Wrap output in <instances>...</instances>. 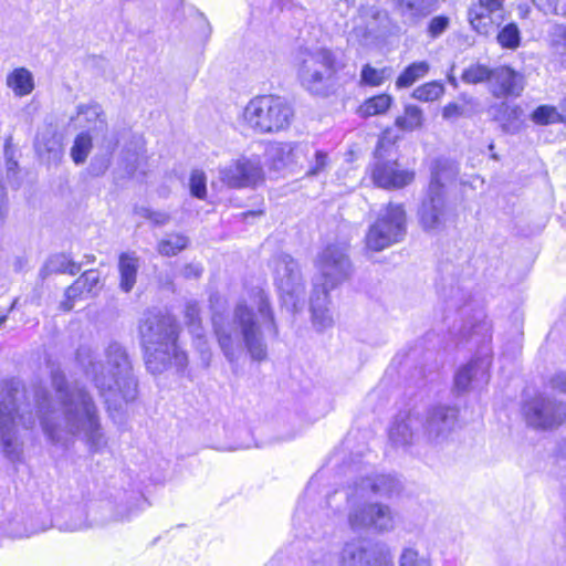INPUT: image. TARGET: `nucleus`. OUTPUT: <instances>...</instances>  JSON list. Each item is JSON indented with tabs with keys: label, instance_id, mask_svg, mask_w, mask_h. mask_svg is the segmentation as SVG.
Returning <instances> with one entry per match:
<instances>
[{
	"label": "nucleus",
	"instance_id": "nucleus-25",
	"mask_svg": "<svg viewBox=\"0 0 566 566\" xmlns=\"http://www.w3.org/2000/svg\"><path fill=\"white\" fill-rule=\"evenodd\" d=\"M6 85L15 97H24L30 95L35 88L34 76L24 66L15 67L7 74Z\"/></svg>",
	"mask_w": 566,
	"mask_h": 566
},
{
	"label": "nucleus",
	"instance_id": "nucleus-46",
	"mask_svg": "<svg viewBox=\"0 0 566 566\" xmlns=\"http://www.w3.org/2000/svg\"><path fill=\"white\" fill-rule=\"evenodd\" d=\"M551 48L558 55H566V24H556L551 32Z\"/></svg>",
	"mask_w": 566,
	"mask_h": 566
},
{
	"label": "nucleus",
	"instance_id": "nucleus-39",
	"mask_svg": "<svg viewBox=\"0 0 566 566\" xmlns=\"http://www.w3.org/2000/svg\"><path fill=\"white\" fill-rule=\"evenodd\" d=\"M444 93V85L438 81L428 82L418 86L412 97L421 102H433L439 99Z\"/></svg>",
	"mask_w": 566,
	"mask_h": 566
},
{
	"label": "nucleus",
	"instance_id": "nucleus-20",
	"mask_svg": "<svg viewBox=\"0 0 566 566\" xmlns=\"http://www.w3.org/2000/svg\"><path fill=\"white\" fill-rule=\"evenodd\" d=\"M490 359L479 358L461 367L454 377V385L458 391H467L488 384L490 374Z\"/></svg>",
	"mask_w": 566,
	"mask_h": 566
},
{
	"label": "nucleus",
	"instance_id": "nucleus-42",
	"mask_svg": "<svg viewBox=\"0 0 566 566\" xmlns=\"http://www.w3.org/2000/svg\"><path fill=\"white\" fill-rule=\"evenodd\" d=\"M476 102L473 98L463 99V103H449L444 106L442 116L446 119H457L459 117L470 116Z\"/></svg>",
	"mask_w": 566,
	"mask_h": 566
},
{
	"label": "nucleus",
	"instance_id": "nucleus-49",
	"mask_svg": "<svg viewBox=\"0 0 566 566\" xmlns=\"http://www.w3.org/2000/svg\"><path fill=\"white\" fill-rule=\"evenodd\" d=\"M450 24V19L446 15H438L430 20L428 24V34L432 39L439 38Z\"/></svg>",
	"mask_w": 566,
	"mask_h": 566
},
{
	"label": "nucleus",
	"instance_id": "nucleus-33",
	"mask_svg": "<svg viewBox=\"0 0 566 566\" xmlns=\"http://www.w3.org/2000/svg\"><path fill=\"white\" fill-rule=\"evenodd\" d=\"M35 149L40 156L48 154L49 158H56L61 154V143L54 133L48 130L36 136Z\"/></svg>",
	"mask_w": 566,
	"mask_h": 566
},
{
	"label": "nucleus",
	"instance_id": "nucleus-35",
	"mask_svg": "<svg viewBox=\"0 0 566 566\" xmlns=\"http://www.w3.org/2000/svg\"><path fill=\"white\" fill-rule=\"evenodd\" d=\"M93 147L92 137L87 132L80 133L71 147V158L76 165H82L86 161Z\"/></svg>",
	"mask_w": 566,
	"mask_h": 566
},
{
	"label": "nucleus",
	"instance_id": "nucleus-28",
	"mask_svg": "<svg viewBox=\"0 0 566 566\" xmlns=\"http://www.w3.org/2000/svg\"><path fill=\"white\" fill-rule=\"evenodd\" d=\"M56 527L63 532H78L91 527L86 511L83 506H76L64 513V520L56 521Z\"/></svg>",
	"mask_w": 566,
	"mask_h": 566
},
{
	"label": "nucleus",
	"instance_id": "nucleus-13",
	"mask_svg": "<svg viewBox=\"0 0 566 566\" xmlns=\"http://www.w3.org/2000/svg\"><path fill=\"white\" fill-rule=\"evenodd\" d=\"M458 423V410L450 406H433L420 418L422 440L439 447L446 443Z\"/></svg>",
	"mask_w": 566,
	"mask_h": 566
},
{
	"label": "nucleus",
	"instance_id": "nucleus-40",
	"mask_svg": "<svg viewBox=\"0 0 566 566\" xmlns=\"http://www.w3.org/2000/svg\"><path fill=\"white\" fill-rule=\"evenodd\" d=\"M118 145V138L116 135L105 136L103 140V148L105 149L106 156L102 159L95 158L91 164V169L95 175L103 174L109 166V157L115 151Z\"/></svg>",
	"mask_w": 566,
	"mask_h": 566
},
{
	"label": "nucleus",
	"instance_id": "nucleus-26",
	"mask_svg": "<svg viewBox=\"0 0 566 566\" xmlns=\"http://www.w3.org/2000/svg\"><path fill=\"white\" fill-rule=\"evenodd\" d=\"M139 269V259L135 253L124 252L119 255V287L123 292L128 293L133 290Z\"/></svg>",
	"mask_w": 566,
	"mask_h": 566
},
{
	"label": "nucleus",
	"instance_id": "nucleus-52",
	"mask_svg": "<svg viewBox=\"0 0 566 566\" xmlns=\"http://www.w3.org/2000/svg\"><path fill=\"white\" fill-rule=\"evenodd\" d=\"M446 302L450 308L462 310L467 303V296L459 287L452 289L451 294L446 297Z\"/></svg>",
	"mask_w": 566,
	"mask_h": 566
},
{
	"label": "nucleus",
	"instance_id": "nucleus-60",
	"mask_svg": "<svg viewBox=\"0 0 566 566\" xmlns=\"http://www.w3.org/2000/svg\"><path fill=\"white\" fill-rule=\"evenodd\" d=\"M485 328V323L476 324L472 326V333H476V329Z\"/></svg>",
	"mask_w": 566,
	"mask_h": 566
},
{
	"label": "nucleus",
	"instance_id": "nucleus-12",
	"mask_svg": "<svg viewBox=\"0 0 566 566\" xmlns=\"http://www.w3.org/2000/svg\"><path fill=\"white\" fill-rule=\"evenodd\" d=\"M273 271L274 283L284 306L296 312L303 305L305 295V282L298 262L289 254H277L273 259Z\"/></svg>",
	"mask_w": 566,
	"mask_h": 566
},
{
	"label": "nucleus",
	"instance_id": "nucleus-41",
	"mask_svg": "<svg viewBox=\"0 0 566 566\" xmlns=\"http://www.w3.org/2000/svg\"><path fill=\"white\" fill-rule=\"evenodd\" d=\"M496 39L502 48L515 50L521 43L520 29L515 23H509L499 31Z\"/></svg>",
	"mask_w": 566,
	"mask_h": 566
},
{
	"label": "nucleus",
	"instance_id": "nucleus-51",
	"mask_svg": "<svg viewBox=\"0 0 566 566\" xmlns=\"http://www.w3.org/2000/svg\"><path fill=\"white\" fill-rule=\"evenodd\" d=\"M384 76L382 72L371 67L370 65H365L361 70V81L365 84L377 86L382 83Z\"/></svg>",
	"mask_w": 566,
	"mask_h": 566
},
{
	"label": "nucleus",
	"instance_id": "nucleus-32",
	"mask_svg": "<svg viewBox=\"0 0 566 566\" xmlns=\"http://www.w3.org/2000/svg\"><path fill=\"white\" fill-rule=\"evenodd\" d=\"M189 239L180 233H170L158 242L157 251L164 256H172L185 250Z\"/></svg>",
	"mask_w": 566,
	"mask_h": 566
},
{
	"label": "nucleus",
	"instance_id": "nucleus-4",
	"mask_svg": "<svg viewBox=\"0 0 566 566\" xmlns=\"http://www.w3.org/2000/svg\"><path fill=\"white\" fill-rule=\"evenodd\" d=\"M179 331L174 316L155 310L144 313L138 333L146 368L153 375L161 374L171 366L181 371L188 365V356L178 345Z\"/></svg>",
	"mask_w": 566,
	"mask_h": 566
},
{
	"label": "nucleus",
	"instance_id": "nucleus-59",
	"mask_svg": "<svg viewBox=\"0 0 566 566\" xmlns=\"http://www.w3.org/2000/svg\"><path fill=\"white\" fill-rule=\"evenodd\" d=\"M261 214H262L261 210H259V211H247V212L242 213V217H243V219H248L249 217H256V216H261Z\"/></svg>",
	"mask_w": 566,
	"mask_h": 566
},
{
	"label": "nucleus",
	"instance_id": "nucleus-6",
	"mask_svg": "<svg viewBox=\"0 0 566 566\" xmlns=\"http://www.w3.org/2000/svg\"><path fill=\"white\" fill-rule=\"evenodd\" d=\"M346 243L329 244L317 256L318 274L313 280L310 297L312 321L316 329L324 331L334 324L329 292L352 274V262Z\"/></svg>",
	"mask_w": 566,
	"mask_h": 566
},
{
	"label": "nucleus",
	"instance_id": "nucleus-30",
	"mask_svg": "<svg viewBox=\"0 0 566 566\" xmlns=\"http://www.w3.org/2000/svg\"><path fill=\"white\" fill-rule=\"evenodd\" d=\"M423 112L417 105H406L402 115L398 116L395 125L405 132H412L420 128L423 124Z\"/></svg>",
	"mask_w": 566,
	"mask_h": 566
},
{
	"label": "nucleus",
	"instance_id": "nucleus-24",
	"mask_svg": "<svg viewBox=\"0 0 566 566\" xmlns=\"http://www.w3.org/2000/svg\"><path fill=\"white\" fill-rule=\"evenodd\" d=\"M397 10L405 20L417 24L436 10L437 0H396Z\"/></svg>",
	"mask_w": 566,
	"mask_h": 566
},
{
	"label": "nucleus",
	"instance_id": "nucleus-55",
	"mask_svg": "<svg viewBox=\"0 0 566 566\" xmlns=\"http://www.w3.org/2000/svg\"><path fill=\"white\" fill-rule=\"evenodd\" d=\"M549 387L553 390H557L559 392L566 394V373L558 371L553 375L549 379Z\"/></svg>",
	"mask_w": 566,
	"mask_h": 566
},
{
	"label": "nucleus",
	"instance_id": "nucleus-48",
	"mask_svg": "<svg viewBox=\"0 0 566 566\" xmlns=\"http://www.w3.org/2000/svg\"><path fill=\"white\" fill-rule=\"evenodd\" d=\"M135 213L151 221L156 226H165L170 220V216L167 212L154 211L147 207H136Z\"/></svg>",
	"mask_w": 566,
	"mask_h": 566
},
{
	"label": "nucleus",
	"instance_id": "nucleus-63",
	"mask_svg": "<svg viewBox=\"0 0 566 566\" xmlns=\"http://www.w3.org/2000/svg\"><path fill=\"white\" fill-rule=\"evenodd\" d=\"M7 321V315H2L0 316V328L2 327V325L6 323Z\"/></svg>",
	"mask_w": 566,
	"mask_h": 566
},
{
	"label": "nucleus",
	"instance_id": "nucleus-11",
	"mask_svg": "<svg viewBox=\"0 0 566 566\" xmlns=\"http://www.w3.org/2000/svg\"><path fill=\"white\" fill-rule=\"evenodd\" d=\"M407 231L406 211L402 205L388 203L376 221L369 227L366 234L368 249L379 252L400 242Z\"/></svg>",
	"mask_w": 566,
	"mask_h": 566
},
{
	"label": "nucleus",
	"instance_id": "nucleus-57",
	"mask_svg": "<svg viewBox=\"0 0 566 566\" xmlns=\"http://www.w3.org/2000/svg\"><path fill=\"white\" fill-rule=\"evenodd\" d=\"M533 3L544 13H554L557 10L558 0H532Z\"/></svg>",
	"mask_w": 566,
	"mask_h": 566
},
{
	"label": "nucleus",
	"instance_id": "nucleus-54",
	"mask_svg": "<svg viewBox=\"0 0 566 566\" xmlns=\"http://www.w3.org/2000/svg\"><path fill=\"white\" fill-rule=\"evenodd\" d=\"M2 169L0 168V227L4 223L8 214V199L7 191L2 184Z\"/></svg>",
	"mask_w": 566,
	"mask_h": 566
},
{
	"label": "nucleus",
	"instance_id": "nucleus-56",
	"mask_svg": "<svg viewBox=\"0 0 566 566\" xmlns=\"http://www.w3.org/2000/svg\"><path fill=\"white\" fill-rule=\"evenodd\" d=\"M202 273V268L197 263H188L181 270V275L186 279H198Z\"/></svg>",
	"mask_w": 566,
	"mask_h": 566
},
{
	"label": "nucleus",
	"instance_id": "nucleus-18",
	"mask_svg": "<svg viewBox=\"0 0 566 566\" xmlns=\"http://www.w3.org/2000/svg\"><path fill=\"white\" fill-rule=\"evenodd\" d=\"M525 88V77L522 73L506 65L493 69L489 92L496 98L518 97Z\"/></svg>",
	"mask_w": 566,
	"mask_h": 566
},
{
	"label": "nucleus",
	"instance_id": "nucleus-7",
	"mask_svg": "<svg viewBox=\"0 0 566 566\" xmlns=\"http://www.w3.org/2000/svg\"><path fill=\"white\" fill-rule=\"evenodd\" d=\"M458 174V167L449 159H437L431 167L427 193L418 209L419 223L424 231L441 230L449 216L444 186Z\"/></svg>",
	"mask_w": 566,
	"mask_h": 566
},
{
	"label": "nucleus",
	"instance_id": "nucleus-58",
	"mask_svg": "<svg viewBox=\"0 0 566 566\" xmlns=\"http://www.w3.org/2000/svg\"><path fill=\"white\" fill-rule=\"evenodd\" d=\"M45 528L36 530V528H23V531H10L9 534L11 537L14 538H23V537H30L31 535H34L41 531H44Z\"/></svg>",
	"mask_w": 566,
	"mask_h": 566
},
{
	"label": "nucleus",
	"instance_id": "nucleus-9",
	"mask_svg": "<svg viewBox=\"0 0 566 566\" xmlns=\"http://www.w3.org/2000/svg\"><path fill=\"white\" fill-rule=\"evenodd\" d=\"M243 117L247 124L255 132L273 134L290 127L294 117V111L283 97L261 95L248 103Z\"/></svg>",
	"mask_w": 566,
	"mask_h": 566
},
{
	"label": "nucleus",
	"instance_id": "nucleus-44",
	"mask_svg": "<svg viewBox=\"0 0 566 566\" xmlns=\"http://www.w3.org/2000/svg\"><path fill=\"white\" fill-rule=\"evenodd\" d=\"M190 193L198 198L205 199L207 196V177L202 170H192L189 178Z\"/></svg>",
	"mask_w": 566,
	"mask_h": 566
},
{
	"label": "nucleus",
	"instance_id": "nucleus-16",
	"mask_svg": "<svg viewBox=\"0 0 566 566\" xmlns=\"http://www.w3.org/2000/svg\"><path fill=\"white\" fill-rule=\"evenodd\" d=\"M219 178L231 188H244L256 185L263 179V169L259 158L240 157L219 168Z\"/></svg>",
	"mask_w": 566,
	"mask_h": 566
},
{
	"label": "nucleus",
	"instance_id": "nucleus-8",
	"mask_svg": "<svg viewBox=\"0 0 566 566\" xmlns=\"http://www.w3.org/2000/svg\"><path fill=\"white\" fill-rule=\"evenodd\" d=\"M295 67L302 87L314 95H327L338 72L336 57L326 48L301 49Z\"/></svg>",
	"mask_w": 566,
	"mask_h": 566
},
{
	"label": "nucleus",
	"instance_id": "nucleus-10",
	"mask_svg": "<svg viewBox=\"0 0 566 566\" xmlns=\"http://www.w3.org/2000/svg\"><path fill=\"white\" fill-rule=\"evenodd\" d=\"M370 175L374 184L384 189H400L415 179L413 170L400 167L394 145L385 137L379 139L375 149Z\"/></svg>",
	"mask_w": 566,
	"mask_h": 566
},
{
	"label": "nucleus",
	"instance_id": "nucleus-62",
	"mask_svg": "<svg viewBox=\"0 0 566 566\" xmlns=\"http://www.w3.org/2000/svg\"><path fill=\"white\" fill-rule=\"evenodd\" d=\"M218 300H219V296H217V295H211L210 296V303H211L212 307L214 306V301L217 302Z\"/></svg>",
	"mask_w": 566,
	"mask_h": 566
},
{
	"label": "nucleus",
	"instance_id": "nucleus-31",
	"mask_svg": "<svg viewBox=\"0 0 566 566\" xmlns=\"http://www.w3.org/2000/svg\"><path fill=\"white\" fill-rule=\"evenodd\" d=\"M429 69L430 66L426 61L411 63L398 76L396 86L398 88L411 86L415 82L424 77L428 74Z\"/></svg>",
	"mask_w": 566,
	"mask_h": 566
},
{
	"label": "nucleus",
	"instance_id": "nucleus-2",
	"mask_svg": "<svg viewBox=\"0 0 566 566\" xmlns=\"http://www.w3.org/2000/svg\"><path fill=\"white\" fill-rule=\"evenodd\" d=\"M212 325L219 347L230 364L237 363L244 349L252 360H265L266 338L279 336L269 294L262 289L251 292L250 302L240 300L227 316L214 312Z\"/></svg>",
	"mask_w": 566,
	"mask_h": 566
},
{
	"label": "nucleus",
	"instance_id": "nucleus-17",
	"mask_svg": "<svg viewBox=\"0 0 566 566\" xmlns=\"http://www.w3.org/2000/svg\"><path fill=\"white\" fill-rule=\"evenodd\" d=\"M505 0H479L470 7L468 19L472 28L480 34L489 35L494 25L504 20L503 3Z\"/></svg>",
	"mask_w": 566,
	"mask_h": 566
},
{
	"label": "nucleus",
	"instance_id": "nucleus-50",
	"mask_svg": "<svg viewBox=\"0 0 566 566\" xmlns=\"http://www.w3.org/2000/svg\"><path fill=\"white\" fill-rule=\"evenodd\" d=\"M4 154L7 159V179L11 187L18 188L20 186V181L17 179L18 163L12 158V154L8 147H6Z\"/></svg>",
	"mask_w": 566,
	"mask_h": 566
},
{
	"label": "nucleus",
	"instance_id": "nucleus-43",
	"mask_svg": "<svg viewBox=\"0 0 566 566\" xmlns=\"http://www.w3.org/2000/svg\"><path fill=\"white\" fill-rule=\"evenodd\" d=\"M143 502L140 497H134L124 504H118L109 521L112 522H126L137 512V503Z\"/></svg>",
	"mask_w": 566,
	"mask_h": 566
},
{
	"label": "nucleus",
	"instance_id": "nucleus-37",
	"mask_svg": "<svg viewBox=\"0 0 566 566\" xmlns=\"http://www.w3.org/2000/svg\"><path fill=\"white\" fill-rule=\"evenodd\" d=\"M492 72L493 69H490L486 65L480 63L471 64L463 71L461 78L467 84H479L485 82L489 86Z\"/></svg>",
	"mask_w": 566,
	"mask_h": 566
},
{
	"label": "nucleus",
	"instance_id": "nucleus-21",
	"mask_svg": "<svg viewBox=\"0 0 566 566\" xmlns=\"http://www.w3.org/2000/svg\"><path fill=\"white\" fill-rule=\"evenodd\" d=\"M389 439L396 447H408L422 439L420 417L399 416L389 429Z\"/></svg>",
	"mask_w": 566,
	"mask_h": 566
},
{
	"label": "nucleus",
	"instance_id": "nucleus-34",
	"mask_svg": "<svg viewBox=\"0 0 566 566\" xmlns=\"http://www.w3.org/2000/svg\"><path fill=\"white\" fill-rule=\"evenodd\" d=\"M391 102V96L387 94L376 95L365 101V103L360 105L358 112L364 117L381 115L387 112Z\"/></svg>",
	"mask_w": 566,
	"mask_h": 566
},
{
	"label": "nucleus",
	"instance_id": "nucleus-22",
	"mask_svg": "<svg viewBox=\"0 0 566 566\" xmlns=\"http://www.w3.org/2000/svg\"><path fill=\"white\" fill-rule=\"evenodd\" d=\"M99 283V273L97 270L85 271L71 286L65 291V300L61 303L63 311H71L74 302L94 293V289Z\"/></svg>",
	"mask_w": 566,
	"mask_h": 566
},
{
	"label": "nucleus",
	"instance_id": "nucleus-45",
	"mask_svg": "<svg viewBox=\"0 0 566 566\" xmlns=\"http://www.w3.org/2000/svg\"><path fill=\"white\" fill-rule=\"evenodd\" d=\"M399 566H430V560L420 555L417 549L406 547L399 556Z\"/></svg>",
	"mask_w": 566,
	"mask_h": 566
},
{
	"label": "nucleus",
	"instance_id": "nucleus-14",
	"mask_svg": "<svg viewBox=\"0 0 566 566\" xmlns=\"http://www.w3.org/2000/svg\"><path fill=\"white\" fill-rule=\"evenodd\" d=\"M339 562L342 566H394L392 554L385 543L370 544L364 539L347 542Z\"/></svg>",
	"mask_w": 566,
	"mask_h": 566
},
{
	"label": "nucleus",
	"instance_id": "nucleus-53",
	"mask_svg": "<svg viewBox=\"0 0 566 566\" xmlns=\"http://www.w3.org/2000/svg\"><path fill=\"white\" fill-rule=\"evenodd\" d=\"M191 334L193 335V338H195V346L200 352L202 359L208 360L210 358V352H209V346H208L207 339L203 335V331L201 329L199 332L191 333Z\"/></svg>",
	"mask_w": 566,
	"mask_h": 566
},
{
	"label": "nucleus",
	"instance_id": "nucleus-23",
	"mask_svg": "<svg viewBox=\"0 0 566 566\" xmlns=\"http://www.w3.org/2000/svg\"><path fill=\"white\" fill-rule=\"evenodd\" d=\"M492 108L494 109V118L501 123L505 133L515 134L522 128L523 109L521 106L501 102Z\"/></svg>",
	"mask_w": 566,
	"mask_h": 566
},
{
	"label": "nucleus",
	"instance_id": "nucleus-36",
	"mask_svg": "<svg viewBox=\"0 0 566 566\" xmlns=\"http://www.w3.org/2000/svg\"><path fill=\"white\" fill-rule=\"evenodd\" d=\"M531 120L539 126L562 123V113L555 106L539 105L530 115Z\"/></svg>",
	"mask_w": 566,
	"mask_h": 566
},
{
	"label": "nucleus",
	"instance_id": "nucleus-64",
	"mask_svg": "<svg viewBox=\"0 0 566 566\" xmlns=\"http://www.w3.org/2000/svg\"><path fill=\"white\" fill-rule=\"evenodd\" d=\"M494 148V145L493 144H490L489 145V149L492 150Z\"/></svg>",
	"mask_w": 566,
	"mask_h": 566
},
{
	"label": "nucleus",
	"instance_id": "nucleus-1",
	"mask_svg": "<svg viewBox=\"0 0 566 566\" xmlns=\"http://www.w3.org/2000/svg\"><path fill=\"white\" fill-rule=\"evenodd\" d=\"M55 396L41 384L28 390L18 378L6 379L0 392V446L4 457L19 462L23 441L19 427L33 430L39 421L46 439L64 446L73 438L85 442L91 452L102 451L107 440L99 409L92 394L66 379L60 369L51 370Z\"/></svg>",
	"mask_w": 566,
	"mask_h": 566
},
{
	"label": "nucleus",
	"instance_id": "nucleus-19",
	"mask_svg": "<svg viewBox=\"0 0 566 566\" xmlns=\"http://www.w3.org/2000/svg\"><path fill=\"white\" fill-rule=\"evenodd\" d=\"M313 145L306 142H280L269 146L266 154L276 169L292 165H303L304 158H308Z\"/></svg>",
	"mask_w": 566,
	"mask_h": 566
},
{
	"label": "nucleus",
	"instance_id": "nucleus-38",
	"mask_svg": "<svg viewBox=\"0 0 566 566\" xmlns=\"http://www.w3.org/2000/svg\"><path fill=\"white\" fill-rule=\"evenodd\" d=\"M304 161L308 164V170L306 175L318 176L327 170L331 165L328 153L316 149L313 146V150L308 158H304Z\"/></svg>",
	"mask_w": 566,
	"mask_h": 566
},
{
	"label": "nucleus",
	"instance_id": "nucleus-27",
	"mask_svg": "<svg viewBox=\"0 0 566 566\" xmlns=\"http://www.w3.org/2000/svg\"><path fill=\"white\" fill-rule=\"evenodd\" d=\"M81 271V264L71 260L63 253L51 255L40 271V275L44 279L53 273H69L75 275Z\"/></svg>",
	"mask_w": 566,
	"mask_h": 566
},
{
	"label": "nucleus",
	"instance_id": "nucleus-47",
	"mask_svg": "<svg viewBox=\"0 0 566 566\" xmlns=\"http://www.w3.org/2000/svg\"><path fill=\"white\" fill-rule=\"evenodd\" d=\"M185 318L190 333H196L202 329L200 323V307L197 302L191 301L186 304Z\"/></svg>",
	"mask_w": 566,
	"mask_h": 566
},
{
	"label": "nucleus",
	"instance_id": "nucleus-15",
	"mask_svg": "<svg viewBox=\"0 0 566 566\" xmlns=\"http://www.w3.org/2000/svg\"><path fill=\"white\" fill-rule=\"evenodd\" d=\"M528 426L536 429H553L566 420V408L556 400L538 396L523 407Z\"/></svg>",
	"mask_w": 566,
	"mask_h": 566
},
{
	"label": "nucleus",
	"instance_id": "nucleus-5",
	"mask_svg": "<svg viewBox=\"0 0 566 566\" xmlns=\"http://www.w3.org/2000/svg\"><path fill=\"white\" fill-rule=\"evenodd\" d=\"M401 481L392 474H377L355 482L348 494L350 510L348 522L353 530L373 528L376 532H390L395 527L391 509L381 503L359 502L367 500L371 494L381 497H392L400 494Z\"/></svg>",
	"mask_w": 566,
	"mask_h": 566
},
{
	"label": "nucleus",
	"instance_id": "nucleus-3",
	"mask_svg": "<svg viewBox=\"0 0 566 566\" xmlns=\"http://www.w3.org/2000/svg\"><path fill=\"white\" fill-rule=\"evenodd\" d=\"M76 358L109 407L113 405L117 409L122 401L128 402L136 398L137 380L130 357L122 344H108L105 349L106 366L95 360L93 350L87 346L77 349Z\"/></svg>",
	"mask_w": 566,
	"mask_h": 566
},
{
	"label": "nucleus",
	"instance_id": "nucleus-61",
	"mask_svg": "<svg viewBox=\"0 0 566 566\" xmlns=\"http://www.w3.org/2000/svg\"><path fill=\"white\" fill-rule=\"evenodd\" d=\"M562 123L566 124V99H564L563 113H562Z\"/></svg>",
	"mask_w": 566,
	"mask_h": 566
},
{
	"label": "nucleus",
	"instance_id": "nucleus-29",
	"mask_svg": "<svg viewBox=\"0 0 566 566\" xmlns=\"http://www.w3.org/2000/svg\"><path fill=\"white\" fill-rule=\"evenodd\" d=\"M76 109V117H72L71 120L83 119L87 126H92L95 129L103 128L106 125L104 119V112L98 104H80Z\"/></svg>",
	"mask_w": 566,
	"mask_h": 566
}]
</instances>
